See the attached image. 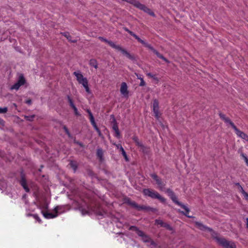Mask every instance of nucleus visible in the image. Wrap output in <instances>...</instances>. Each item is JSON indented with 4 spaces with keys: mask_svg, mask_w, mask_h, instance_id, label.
<instances>
[{
    "mask_svg": "<svg viewBox=\"0 0 248 248\" xmlns=\"http://www.w3.org/2000/svg\"><path fill=\"white\" fill-rule=\"evenodd\" d=\"M143 193L145 196L150 197L152 199H158L162 202L164 203L166 202V199L154 190L149 188L144 189L143 190Z\"/></svg>",
    "mask_w": 248,
    "mask_h": 248,
    "instance_id": "f257e3e1",
    "label": "nucleus"
},
{
    "mask_svg": "<svg viewBox=\"0 0 248 248\" xmlns=\"http://www.w3.org/2000/svg\"><path fill=\"white\" fill-rule=\"evenodd\" d=\"M170 198L175 204L181 206L186 211V212H184L183 211H181L180 210H178L179 212L182 213L183 214L185 215L186 216L188 217H191L188 216V215L190 211L189 208L186 206L185 205H184L181 202H179L177 200V198L175 194H174L173 196H171Z\"/></svg>",
    "mask_w": 248,
    "mask_h": 248,
    "instance_id": "f03ea898",
    "label": "nucleus"
},
{
    "mask_svg": "<svg viewBox=\"0 0 248 248\" xmlns=\"http://www.w3.org/2000/svg\"><path fill=\"white\" fill-rule=\"evenodd\" d=\"M216 240L220 245L225 248H236V246L233 242L227 241L223 238L216 237Z\"/></svg>",
    "mask_w": 248,
    "mask_h": 248,
    "instance_id": "7ed1b4c3",
    "label": "nucleus"
},
{
    "mask_svg": "<svg viewBox=\"0 0 248 248\" xmlns=\"http://www.w3.org/2000/svg\"><path fill=\"white\" fill-rule=\"evenodd\" d=\"M107 44H108L112 47L122 52L124 55L130 58L131 60H133V57L130 55V54L125 49L121 47L120 46L116 45L113 42L111 41H108Z\"/></svg>",
    "mask_w": 248,
    "mask_h": 248,
    "instance_id": "20e7f679",
    "label": "nucleus"
},
{
    "mask_svg": "<svg viewBox=\"0 0 248 248\" xmlns=\"http://www.w3.org/2000/svg\"><path fill=\"white\" fill-rule=\"evenodd\" d=\"M142 44L145 47L148 48L149 49H150L151 51H152L153 53L156 55L158 58L161 59L166 62H169L167 61V60L162 54L159 53L156 50H155L153 46H152L151 45L146 43L144 41V43Z\"/></svg>",
    "mask_w": 248,
    "mask_h": 248,
    "instance_id": "39448f33",
    "label": "nucleus"
},
{
    "mask_svg": "<svg viewBox=\"0 0 248 248\" xmlns=\"http://www.w3.org/2000/svg\"><path fill=\"white\" fill-rule=\"evenodd\" d=\"M26 82V80L22 74H20L17 82L12 87L11 89L18 90L20 87L24 85Z\"/></svg>",
    "mask_w": 248,
    "mask_h": 248,
    "instance_id": "423d86ee",
    "label": "nucleus"
},
{
    "mask_svg": "<svg viewBox=\"0 0 248 248\" xmlns=\"http://www.w3.org/2000/svg\"><path fill=\"white\" fill-rule=\"evenodd\" d=\"M151 177L155 181L156 184L158 185V187L162 190L165 185L162 180L155 173L151 174Z\"/></svg>",
    "mask_w": 248,
    "mask_h": 248,
    "instance_id": "0eeeda50",
    "label": "nucleus"
},
{
    "mask_svg": "<svg viewBox=\"0 0 248 248\" xmlns=\"http://www.w3.org/2000/svg\"><path fill=\"white\" fill-rule=\"evenodd\" d=\"M60 207L58 206H56L55 208V209H54V210L55 211V214H53L51 213H48L47 212H46L44 211H42V213L44 217L47 219L53 218L56 217L58 216L57 213H58V211L60 210Z\"/></svg>",
    "mask_w": 248,
    "mask_h": 248,
    "instance_id": "6e6552de",
    "label": "nucleus"
},
{
    "mask_svg": "<svg viewBox=\"0 0 248 248\" xmlns=\"http://www.w3.org/2000/svg\"><path fill=\"white\" fill-rule=\"evenodd\" d=\"M73 74L76 77L77 80L79 84L83 85L85 82H88L87 78H84L79 71H75Z\"/></svg>",
    "mask_w": 248,
    "mask_h": 248,
    "instance_id": "1a4fd4ad",
    "label": "nucleus"
},
{
    "mask_svg": "<svg viewBox=\"0 0 248 248\" xmlns=\"http://www.w3.org/2000/svg\"><path fill=\"white\" fill-rule=\"evenodd\" d=\"M137 8L143 11L144 12L148 14L149 15L152 16H155L154 13L151 11V10L146 7L145 5L139 3L137 7Z\"/></svg>",
    "mask_w": 248,
    "mask_h": 248,
    "instance_id": "9d476101",
    "label": "nucleus"
},
{
    "mask_svg": "<svg viewBox=\"0 0 248 248\" xmlns=\"http://www.w3.org/2000/svg\"><path fill=\"white\" fill-rule=\"evenodd\" d=\"M234 130L235 131V132L238 137L248 141V136L246 134L240 131L236 127H235Z\"/></svg>",
    "mask_w": 248,
    "mask_h": 248,
    "instance_id": "9b49d317",
    "label": "nucleus"
},
{
    "mask_svg": "<svg viewBox=\"0 0 248 248\" xmlns=\"http://www.w3.org/2000/svg\"><path fill=\"white\" fill-rule=\"evenodd\" d=\"M153 111L156 118H158L159 117V104L157 100H154L153 104Z\"/></svg>",
    "mask_w": 248,
    "mask_h": 248,
    "instance_id": "f8f14e48",
    "label": "nucleus"
},
{
    "mask_svg": "<svg viewBox=\"0 0 248 248\" xmlns=\"http://www.w3.org/2000/svg\"><path fill=\"white\" fill-rule=\"evenodd\" d=\"M94 213L98 216H104L106 213L99 206H96L93 209Z\"/></svg>",
    "mask_w": 248,
    "mask_h": 248,
    "instance_id": "ddd939ff",
    "label": "nucleus"
},
{
    "mask_svg": "<svg viewBox=\"0 0 248 248\" xmlns=\"http://www.w3.org/2000/svg\"><path fill=\"white\" fill-rule=\"evenodd\" d=\"M124 30L125 31H126L128 33H129L131 36H133L136 40H137V41L139 42L141 44H143L144 43V41L143 40L141 39L140 37H139L138 36H137L135 33H134L132 31H130L128 28H127L126 27H124Z\"/></svg>",
    "mask_w": 248,
    "mask_h": 248,
    "instance_id": "4468645a",
    "label": "nucleus"
},
{
    "mask_svg": "<svg viewBox=\"0 0 248 248\" xmlns=\"http://www.w3.org/2000/svg\"><path fill=\"white\" fill-rule=\"evenodd\" d=\"M112 123V129L115 131V136L117 138H119L120 136V133L117 124L114 118H113Z\"/></svg>",
    "mask_w": 248,
    "mask_h": 248,
    "instance_id": "2eb2a0df",
    "label": "nucleus"
},
{
    "mask_svg": "<svg viewBox=\"0 0 248 248\" xmlns=\"http://www.w3.org/2000/svg\"><path fill=\"white\" fill-rule=\"evenodd\" d=\"M20 184L27 192H29L30 189L27 186L26 180L22 174L21 175V178L20 181Z\"/></svg>",
    "mask_w": 248,
    "mask_h": 248,
    "instance_id": "dca6fc26",
    "label": "nucleus"
},
{
    "mask_svg": "<svg viewBox=\"0 0 248 248\" xmlns=\"http://www.w3.org/2000/svg\"><path fill=\"white\" fill-rule=\"evenodd\" d=\"M121 93L124 95H126L128 94L127 86L125 82H123L120 88Z\"/></svg>",
    "mask_w": 248,
    "mask_h": 248,
    "instance_id": "f3484780",
    "label": "nucleus"
},
{
    "mask_svg": "<svg viewBox=\"0 0 248 248\" xmlns=\"http://www.w3.org/2000/svg\"><path fill=\"white\" fill-rule=\"evenodd\" d=\"M138 210H146V211H151L152 212H155L156 211V209L154 208H152L150 206H146L144 205H139V207L138 208Z\"/></svg>",
    "mask_w": 248,
    "mask_h": 248,
    "instance_id": "a211bd4d",
    "label": "nucleus"
},
{
    "mask_svg": "<svg viewBox=\"0 0 248 248\" xmlns=\"http://www.w3.org/2000/svg\"><path fill=\"white\" fill-rule=\"evenodd\" d=\"M196 225L201 230H207L209 231H211L212 229L206 227L204 225H203L202 223L200 222H196Z\"/></svg>",
    "mask_w": 248,
    "mask_h": 248,
    "instance_id": "6ab92c4d",
    "label": "nucleus"
},
{
    "mask_svg": "<svg viewBox=\"0 0 248 248\" xmlns=\"http://www.w3.org/2000/svg\"><path fill=\"white\" fill-rule=\"evenodd\" d=\"M62 34L63 36L65 37L67 39V40H68L69 41L72 42V43H76L77 42V40H72L71 39L72 37L69 34V33L68 32H65L62 33Z\"/></svg>",
    "mask_w": 248,
    "mask_h": 248,
    "instance_id": "aec40b11",
    "label": "nucleus"
},
{
    "mask_svg": "<svg viewBox=\"0 0 248 248\" xmlns=\"http://www.w3.org/2000/svg\"><path fill=\"white\" fill-rule=\"evenodd\" d=\"M122 0L124 1H126L130 4H131L133 5H134L135 7H136V8L137 7L138 5L140 3V2L137 0Z\"/></svg>",
    "mask_w": 248,
    "mask_h": 248,
    "instance_id": "412c9836",
    "label": "nucleus"
},
{
    "mask_svg": "<svg viewBox=\"0 0 248 248\" xmlns=\"http://www.w3.org/2000/svg\"><path fill=\"white\" fill-rule=\"evenodd\" d=\"M133 140L139 148L143 147V144L139 140L137 137H134L133 138Z\"/></svg>",
    "mask_w": 248,
    "mask_h": 248,
    "instance_id": "4be33fe9",
    "label": "nucleus"
},
{
    "mask_svg": "<svg viewBox=\"0 0 248 248\" xmlns=\"http://www.w3.org/2000/svg\"><path fill=\"white\" fill-rule=\"evenodd\" d=\"M224 121L229 124L231 125L232 128L234 129L235 127H236V126L234 125V124L231 121V120L228 118H226Z\"/></svg>",
    "mask_w": 248,
    "mask_h": 248,
    "instance_id": "5701e85b",
    "label": "nucleus"
},
{
    "mask_svg": "<svg viewBox=\"0 0 248 248\" xmlns=\"http://www.w3.org/2000/svg\"><path fill=\"white\" fill-rule=\"evenodd\" d=\"M69 165L74 170V171H76L78 167L77 162L72 161L70 162Z\"/></svg>",
    "mask_w": 248,
    "mask_h": 248,
    "instance_id": "b1692460",
    "label": "nucleus"
},
{
    "mask_svg": "<svg viewBox=\"0 0 248 248\" xmlns=\"http://www.w3.org/2000/svg\"><path fill=\"white\" fill-rule=\"evenodd\" d=\"M67 98L68 101L70 104V106H71V107L72 108H74L76 106L74 104L72 99L70 98V97L69 95H67Z\"/></svg>",
    "mask_w": 248,
    "mask_h": 248,
    "instance_id": "393cba45",
    "label": "nucleus"
},
{
    "mask_svg": "<svg viewBox=\"0 0 248 248\" xmlns=\"http://www.w3.org/2000/svg\"><path fill=\"white\" fill-rule=\"evenodd\" d=\"M138 78L140 79V86H144L145 85V82H144L143 78H141L140 76H139L138 75H137Z\"/></svg>",
    "mask_w": 248,
    "mask_h": 248,
    "instance_id": "a878e982",
    "label": "nucleus"
},
{
    "mask_svg": "<svg viewBox=\"0 0 248 248\" xmlns=\"http://www.w3.org/2000/svg\"><path fill=\"white\" fill-rule=\"evenodd\" d=\"M79 210L80 211L81 214L83 216L88 214L89 213L88 211L83 209L82 207H80L79 208Z\"/></svg>",
    "mask_w": 248,
    "mask_h": 248,
    "instance_id": "bb28decb",
    "label": "nucleus"
},
{
    "mask_svg": "<svg viewBox=\"0 0 248 248\" xmlns=\"http://www.w3.org/2000/svg\"><path fill=\"white\" fill-rule=\"evenodd\" d=\"M241 156L243 157L244 160H245L247 165L248 166V158L247 156V155L243 153L242 152L240 154Z\"/></svg>",
    "mask_w": 248,
    "mask_h": 248,
    "instance_id": "cd10ccee",
    "label": "nucleus"
},
{
    "mask_svg": "<svg viewBox=\"0 0 248 248\" xmlns=\"http://www.w3.org/2000/svg\"><path fill=\"white\" fill-rule=\"evenodd\" d=\"M103 151H102V150L101 149H97V156L99 157L100 159L102 158V156H103Z\"/></svg>",
    "mask_w": 248,
    "mask_h": 248,
    "instance_id": "c85d7f7f",
    "label": "nucleus"
},
{
    "mask_svg": "<svg viewBox=\"0 0 248 248\" xmlns=\"http://www.w3.org/2000/svg\"><path fill=\"white\" fill-rule=\"evenodd\" d=\"M140 150L141 151L144 153H147L149 151V149L147 147H145L143 144V147H140Z\"/></svg>",
    "mask_w": 248,
    "mask_h": 248,
    "instance_id": "c756f323",
    "label": "nucleus"
},
{
    "mask_svg": "<svg viewBox=\"0 0 248 248\" xmlns=\"http://www.w3.org/2000/svg\"><path fill=\"white\" fill-rule=\"evenodd\" d=\"M82 85L85 88L86 91L88 93H90L91 92H90V90L89 89V88L88 87V82H85L84 84H83Z\"/></svg>",
    "mask_w": 248,
    "mask_h": 248,
    "instance_id": "7c9ffc66",
    "label": "nucleus"
},
{
    "mask_svg": "<svg viewBox=\"0 0 248 248\" xmlns=\"http://www.w3.org/2000/svg\"><path fill=\"white\" fill-rule=\"evenodd\" d=\"M35 115H29V116H25V117L26 119L29 121H32L34 118Z\"/></svg>",
    "mask_w": 248,
    "mask_h": 248,
    "instance_id": "2f4dec72",
    "label": "nucleus"
},
{
    "mask_svg": "<svg viewBox=\"0 0 248 248\" xmlns=\"http://www.w3.org/2000/svg\"><path fill=\"white\" fill-rule=\"evenodd\" d=\"M142 240L145 242H148L150 241V238L146 235L145 234L143 237H142Z\"/></svg>",
    "mask_w": 248,
    "mask_h": 248,
    "instance_id": "473e14b6",
    "label": "nucleus"
},
{
    "mask_svg": "<svg viewBox=\"0 0 248 248\" xmlns=\"http://www.w3.org/2000/svg\"><path fill=\"white\" fill-rule=\"evenodd\" d=\"M155 222L156 224L159 225L161 227H162L164 223V222L160 219H156Z\"/></svg>",
    "mask_w": 248,
    "mask_h": 248,
    "instance_id": "72a5a7b5",
    "label": "nucleus"
},
{
    "mask_svg": "<svg viewBox=\"0 0 248 248\" xmlns=\"http://www.w3.org/2000/svg\"><path fill=\"white\" fill-rule=\"evenodd\" d=\"M166 192L168 194L169 196H170V197L175 194L170 189H168L166 191Z\"/></svg>",
    "mask_w": 248,
    "mask_h": 248,
    "instance_id": "f704fd0d",
    "label": "nucleus"
},
{
    "mask_svg": "<svg viewBox=\"0 0 248 248\" xmlns=\"http://www.w3.org/2000/svg\"><path fill=\"white\" fill-rule=\"evenodd\" d=\"M8 111V108L4 107L3 108H0V113H5Z\"/></svg>",
    "mask_w": 248,
    "mask_h": 248,
    "instance_id": "c9c22d12",
    "label": "nucleus"
},
{
    "mask_svg": "<svg viewBox=\"0 0 248 248\" xmlns=\"http://www.w3.org/2000/svg\"><path fill=\"white\" fill-rule=\"evenodd\" d=\"M120 150L122 152V154L123 155L125 159L127 160L126 154L125 152L124 151V148L122 146H121V147H120Z\"/></svg>",
    "mask_w": 248,
    "mask_h": 248,
    "instance_id": "e433bc0d",
    "label": "nucleus"
},
{
    "mask_svg": "<svg viewBox=\"0 0 248 248\" xmlns=\"http://www.w3.org/2000/svg\"><path fill=\"white\" fill-rule=\"evenodd\" d=\"M31 216L35 219H36L39 223L41 222V220L37 214L32 215Z\"/></svg>",
    "mask_w": 248,
    "mask_h": 248,
    "instance_id": "4c0bfd02",
    "label": "nucleus"
},
{
    "mask_svg": "<svg viewBox=\"0 0 248 248\" xmlns=\"http://www.w3.org/2000/svg\"><path fill=\"white\" fill-rule=\"evenodd\" d=\"M137 234L140 237H143L145 233L139 230V229L136 232Z\"/></svg>",
    "mask_w": 248,
    "mask_h": 248,
    "instance_id": "58836bf2",
    "label": "nucleus"
},
{
    "mask_svg": "<svg viewBox=\"0 0 248 248\" xmlns=\"http://www.w3.org/2000/svg\"><path fill=\"white\" fill-rule=\"evenodd\" d=\"M147 76L153 78V79H155V80H158L156 76L155 75H154L153 74H152L151 73H147Z\"/></svg>",
    "mask_w": 248,
    "mask_h": 248,
    "instance_id": "ea45409f",
    "label": "nucleus"
},
{
    "mask_svg": "<svg viewBox=\"0 0 248 248\" xmlns=\"http://www.w3.org/2000/svg\"><path fill=\"white\" fill-rule=\"evenodd\" d=\"M129 204L131 205L132 206L134 207L136 209H138V208L139 207V205L136 203L135 202H129Z\"/></svg>",
    "mask_w": 248,
    "mask_h": 248,
    "instance_id": "a19ab883",
    "label": "nucleus"
},
{
    "mask_svg": "<svg viewBox=\"0 0 248 248\" xmlns=\"http://www.w3.org/2000/svg\"><path fill=\"white\" fill-rule=\"evenodd\" d=\"M162 227H165L169 230H171V227H170V226L169 224H168L166 223H165V222L163 223V225Z\"/></svg>",
    "mask_w": 248,
    "mask_h": 248,
    "instance_id": "79ce46f5",
    "label": "nucleus"
},
{
    "mask_svg": "<svg viewBox=\"0 0 248 248\" xmlns=\"http://www.w3.org/2000/svg\"><path fill=\"white\" fill-rule=\"evenodd\" d=\"M238 189H239V192H241L243 195H244L245 194V193H246V192L243 189V188L241 186H240L239 187H238Z\"/></svg>",
    "mask_w": 248,
    "mask_h": 248,
    "instance_id": "37998d69",
    "label": "nucleus"
},
{
    "mask_svg": "<svg viewBox=\"0 0 248 248\" xmlns=\"http://www.w3.org/2000/svg\"><path fill=\"white\" fill-rule=\"evenodd\" d=\"M89 118H90V122L91 123H94V122H95L94 121V117L93 116V115H90L89 116Z\"/></svg>",
    "mask_w": 248,
    "mask_h": 248,
    "instance_id": "c03bdc74",
    "label": "nucleus"
},
{
    "mask_svg": "<svg viewBox=\"0 0 248 248\" xmlns=\"http://www.w3.org/2000/svg\"><path fill=\"white\" fill-rule=\"evenodd\" d=\"M63 129H64L65 132H66V133L68 135L69 137H70V132H69L68 128L65 126H64Z\"/></svg>",
    "mask_w": 248,
    "mask_h": 248,
    "instance_id": "a18cd8bd",
    "label": "nucleus"
},
{
    "mask_svg": "<svg viewBox=\"0 0 248 248\" xmlns=\"http://www.w3.org/2000/svg\"><path fill=\"white\" fill-rule=\"evenodd\" d=\"M74 110V112H75V114L77 116H78L79 115V113H78V109L77 108H76V107H75L74 108H73Z\"/></svg>",
    "mask_w": 248,
    "mask_h": 248,
    "instance_id": "49530a36",
    "label": "nucleus"
},
{
    "mask_svg": "<svg viewBox=\"0 0 248 248\" xmlns=\"http://www.w3.org/2000/svg\"><path fill=\"white\" fill-rule=\"evenodd\" d=\"M130 230L136 232L138 229L136 227L132 226L130 227Z\"/></svg>",
    "mask_w": 248,
    "mask_h": 248,
    "instance_id": "de8ad7c7",
    "label": "nucleus"
},
{
    "mask_svg": "<svg viewBox=\"0 0 248 248\" xmlns=\"http://www.w3.org/2000/svg\"><path fill=\"white\" fill-rule=\"evenodd\" d=\"M219 116L223 121L227 118L224 114L222 113L219 114Z\"/></svg>",
    "mask_w": 248,
    "mask_h": 248,
    "instance_id": "09e8293b",
    "label": "nucleus"
},
{
    "mask_svg": "<svg viewBox=\"0 0 248 248\" xmlns=\"http://www.w3.org/2000/svg\"><path fill=\"white\" fill-rule=\"evenodd\" d=\"M99 39L100 40H101L102 41H103L104 42H106V43H107L108 41V40L107 39H105V38H104L103 37H99Z\"/></svg>",
    "mask_w": 248,
    "mask_h": 248,
    "instance_id": "8fccbe9b",
    "label": "nucleus"
},
{
    "mask_svg": "<svg viewBox=\"0 0 248 248\" xmlns=\"http://www.w3.org/2000/svg\"><path fill=\"white\" fill-rule=\"evenodd\" d=\"M93 126L94 128L95 129V130H98V127L96 125V124L95 122H94V123H91Z\"/></svg>",
    "mask_w": 248,
    "mask_h": 248,
    "instance_id": "3c124183",
    "label": "nucleus"
},
{
    "mask_svg": "<svg viewBox=\"0 0 248 248\" xmlns=\"http://www.w3.org/2000/svg\"><path fill=\"white\" fill-rule=\"evenodd\" d=\"M90 64L92 66L94 67L95 68H97V65L96 64H95V63H90Z\"/></svg>",
    "mask_w": 248,
    "mask_h": 248,
    "instance_id": "603ef678",
    "label": "nucleus"
},
{
    "mask_svg": "<svg viewBox=\"0 0 248 248\" xmlns=\"http://www.w3.org/2000/svg\"><path fill=\"white\" fill-rule=\"evenodd\" d=\"M243 196H244L245 198L248 200V194L247 193H245V194L243 195Z\"/></svg>",
    "mask_w": 248,
    "mask_h": 248,
    "instance_id": "864d4df0",
    "label": "nucleus"
},
{
    "mask_svg": "<svg viewBox=\"0 0 248 248\" xmlns=\"http://www.w3.org/2000/svg\"><path fill=\"white\" fill-rule=\"evenodd\" d=\"M26 103L31 105V99H29L26 101Z\"/></svg>",
    "mask_w": 248,
    "mask_h": 248,
    "instance_id": "5fc2aeb1",
    "label": "nucleus"
},
{
    "mask_svg": "<svg viewBox=\"0 0 248 248\" xmlns=\"http://www.w3.org/2000/svg\"><path fill=\"white\" fill-rule=\"evenodd\" d=\"M87 112H88V113L89 114V115L90 116V115H92V113L91 112V110H89V109H87Z\"/></svg>",
    "mask_w": 248,
    "mask_h": 248,
    "instance_id": "6e6d98bb",
    "label": "nucleus"
},
{
    "mask_svg": "<svg viewBox=\"0 0 248 248\" xmlns=\"http://www.w3.org/2000/svg\"><path fill=\"white\" fill-rule=\"evenodd\" d=\"M97 133H98L99 135L100 136L101 135V131L99 129V128H98V130H96Z\"/></svg>",
    "mask_w": 248,
    "mask_h": 248,
    "instance_id": "4d7b16f0",
    "label": "nucleus"
},
{
    "mask_svg": "<svg viewBox=\"0 0 248 248\" xmlns=\"http://www.w3.org/2000/svg\"><path fill=\"white\" fill-rule=\"evenodd\" d=\"M97 133H98L99 135L100 136L101 135V131L99 129V128H98V130H96Z\"/></svg>",
    "mask_w": 248,
    "mask_h": 248,
    "instance_id": "13d9d810",
    "label": "nucleus"
},
{
    "mask_svg": "<svg viewBox=\"0 0 248 248\" xmlns=\"http://www.w3.org/2000/svg\"><path fill=\"white\" fill-rule=\"evenodd\" d=\"M235 185L237 186L238 187H239L240 186H241V185H240V184L239 183H235Z\"/></svg>",
    "mask_w": 248,
    "mask_h": 248,
    "instance_id": "bf43d9fd",
    "label": "nucleus"
},
{
    "mask_svg": "<svg viewBox=\"0 0 248 248\" xmlns=\"http://www.w3.org/2000/svg\"><path fill=\"white\" fill-rule=\"evenodd\" d=\"M246 221H247V227L248 229V218H246Z\"/></svg>",
    "mask_w": 248,
    "mask_h": 248,
    "instance_id": "052dcab7",
    "label": "nucleus"
},
{
    "mask_svg": "<svg viewBox=\"0 0 248 248\" xmlns=\"http://www.w3.org/2000/svg\"><path fill=\"white\" fill-rule=\"evenodd\" d=\"M77 143L80 146H83V144L81 143L78 142Z\"/></svg>",
    "mask_w": 248,
    "mask_h": 248,
    "instance_id": "680f3d73",
    "label": "nucleus"
},
{
    "mask_svg": "<svg viewBox=\"0 0 248 248\" xmlns=\"http://www.w3.org/2000/svg\"><path fill=\"white\" fill-rule=\"evenodd\" d=\"M13 106L16 108L17 107L15 103L13 104Z\"/></svg>",
    "mask_w": 248,
    "mask_h": 248,
    "instance_id": "e2e57ef3",
    "label": "nucleus"
},
{
    "mask_svg": "<svg viewBox=\"0 0 248 248\" xmlns=\"http://www.w3.org/2000/svg\"><path fill=\"white\" fill-rule=\"evenodd\" d=\"M32 214H29L27 215L28 216H31Z\"/></svg>",
    "mask_w": 248,
    "mask_h": 248,
    "instance_id": "0e129e2a",
    "label": "nucleus"
}]
</instances>
